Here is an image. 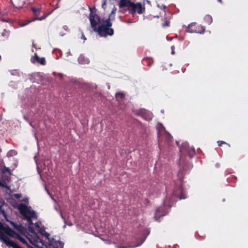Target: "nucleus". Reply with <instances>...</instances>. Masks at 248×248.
I'll use <instances>...</instances> for the list:
<instances>
[{"instance_id":"f257e3e1","label":"nucleus","mask_w":248,"mask_h":248,"mask_svg":"<svg viewBox=\"0 0 248 248\" xmlns=\"http://www.w3.org/2000/svg\"><path fill=\"white\" fill-rule=\"evenodd\" d=\"M112 23L110 17L101 23V25L97 29L94 30V31L98 33L101 37H106L108 36H112L114 34V30L111 28Z\"/></svg>"},{"instance_id":"f03ea898","label":"nucleus","mask_w":248,"mask_h":248,"mask_svg":"<svg viewBox=\"0 0 248 248\" xmlns=\"http://www.w3.org/2000/svg\"><path fill=\"white\" fill-rule=\"evenodd\" d=\"M125 7L127 8L129 13L132 15H134L136 12L139 14H141L145 11V7L141 3H135L130 0L126 3Z\"/></svg>"},{"instance_id":"7ed1b4c3","label":"nucleus","mask_w":248,"mask_h":248,"mask_svg":"<svg viewBox=\"0 0 248 248\" xmlns=\"http://www.w3.org/2000/svg\"><path fill=\"white\" fill-rule=\"evenodd\" d=\"M18 209L21 215L24 217V219L28 218H37L35 212L31 209V207H28L23 203H21L18 205Z\"/></svg>"},{"instance_id":"20e7f679","label":"nucleus","mask_w":248,"mask_h":248,"mask_svg":"<svg viewBox=\"0 0 248 248\" xmlns=\"http://www.w3.org/2000/svg\"><path fill=\"white\" fill-rule=\"evenodd\" d=\"M205 30V27L196 23H192L186 29V31L189 33H203Z\"/></svg>"},{"instance_id":"39448f33","label":"nucleus","mask_w":248,"mask_h":248,"mask_svg":"<svg viewBox=\"0 0 248 248\" xmlns=\"http://www.w3.org/2000/svg\"><path fill=\"white\" fill-rule=\"evenodd\" d=\"M90 10L91 11V13L89 15V19L91 26L94 31L95 29H97L96 27L97 25L99 23H101L102 22L101 21V18L99 16L95 13H93L91 8H90Z\"/></svg>"},{"instance_id":"423d86ee","label":"nucleus","mask_w":248,"mask_h":248,"mask_svg":"<svg viewBox=\"0 0 248 248\" xmlns=\"http://www.w3.org/2000/svg\"><path fill=\"white\" fill-rule=\"evenodd\" d=\"M180 151L182 154L186 153L190 158L193 157L195 154V149L189 147L186 143H183L180 148Z\"/></svg>"},{"instance_id":"0eeeda50","label":"nucleus","mask_w":248,"mask_h":248,"mask_svg":"<svg viewBox=\"0 0 248 248\" xmlns=\"http://www.w3.org/2000/svg\"><path fill=\"white\" fill-rule=\"evenodd\" d=\"M49 234L48 233L47 234L46 237L49 240V248H63L64 243L60 241H56L54 238H49L48 236Z\"/></svg>"},{"instance_id":"6e6552de","label":"nucleus","mask_w":248,"mask_h":248,"mask_svg":"<svg viewBox=\"0 0 248 248\" xmlns=\"http://www.w3.org/2000/svg\"><path fill=\"white\" fill-rule=\"evenodd\" d=\"M174 196L178 197L179 199H184L186 198V194L184 191L183 187L182 185L175 187L173 193Z\"/></svg>"},{"instance_id":"1a4fd4ad","label":"nucleus","mask_w":248,"mask_h":248,"mask_svg":"<svg viewBox=\"0 0 248 248\" xmlns=\"http://www.w3.org/2000/svg\"><path fill=\"white\" fill-rule=\"evenodd\" d=\"M31 9L32 10V12L34 14V15L36 16V17L35 18V19H33L32 21H33L34 20H42L46 18L47 16V15L44 13L43 14V15L42 16H40V17L38 16L40 14V13L41 12V9L40 8H38V7L36 8V7H31Z\"/></svg>"},{"instance_id":"9d476101","label":"nucleus","mask_w":248,"mask_h":248,"mask_svg":"<svg viewBox=\"0 0 248 248\" xmlns=\"http://www.w3.org/2000/svg\"><path fill=\"white\" fill-rule=\"evenodd\" d=\"M166 215V212L164 210L163 206H159L156 208L155 213L154 217L157 220V218L164 216Z\"/></svg>"},{"instance_id":"9b49d317","label":"nucleus","mask_w":248,"mask_h":248,"mask_svg":"<svg viewBox=\"0 0 248 248\" xmlns=\"http://www.w3.org/2000/svg\"><path fill=\"white\" fill-rule=\"evenodd\" d=\"M32 62H37L42 65H45L46 63V60L44 57L40 58L37 54H35L33 58Z\"/></svg>"},{"instance_id":"f8f14e48","label":"nucleus","mask_w":248,"mask_h":248,"mask_svg":"<svg viewBox=\"0 0 248 248\" xmlns=\"http://www.w3.org/2000/svg\"><path fill=\"white\" fill-rule=\"evenodd\" d=\"M142 63L144 65L150 67L153 64L154 60L151 58H145L143 59Z\"/></svg>"},{"instance_id":"ddd939ff","label":"nucleus","mask_w":248,"mask_h":248,"mask_svg":"<svg viewBox=\"0 0 248 248\" xmlns=\"http://www.w3.org/2000/svg\"><path fill=\"white\" fill-rule=\"evenodd\" d=\"M170 17H164L162 19L163 22L162 23V26L163 28H166L169 27L170 25Z\"/></svg>"},{"instance_id":"4468645a","label":"nucleus","mask_w":248,"mask_h":248,"mask_svg":"<svg viewBox=\"0 0 248 248\" xmlns=\"http://www.w3.org/2000/svg\"><path fill=\"white\" fill-rule=\"evenodd\" d=\"M78 61L79 63L84 64L86 63H88L89 62V60L87 58H86L83 55H80L78 57Z\"/></svg>"},{"instance_id":"2eb2a0df","label":"nucleus","mask_w":248,"mask_h":248,"mask_svg":"<svg viewBox=\"0 0 248 248\" xmlns=\"http://www.w3.org/2000/svg\"><path fill=\"white\" fill-rule=\"evenodd\" d=\"M204 20L205 22L208 25L211 24L213 22L212 16L209 15H207L204 16Z\"/></svg>"},{"instance_id":"dca6fc26","label":"nucleus","mask_w":248,"mask_h":248,"mask_svg":"<svg viewBox=\"0 0 248 248\" xmlns=\"http://www.w3.org/2000/svg\"><path fill=\"white\" fill-rule=\"evenodd\" d=\"M124 94L121 92H118L116 93L115 97L118 101H121L124 98Z\"/></svg>"},{"instance_id":"f3484780","label":"nucleus","mask_w":248,"mask_h":248,"mask_svg":"<svg viewBox=\"0 0 248 248\" xmlns=\"http://www.w3.org/2000/svg\"><path fill=\"white\" fill-rule=\"evenodd\" d=\"M129 1L130 0H121L119 3L120 8L125 7L126 3Z\"/></svg>"},{"instance_id":"a211bd4d","label":"nucleus","mask_w":248,"mask_h":248,"mask_svg":"<svg viewBox=\"0 0 248 248\" xmlns=\"http://www.w3.org/2000/svg\"><path fill=\"white\" fill-rule=\"evenodd\" d=\"M16 237L18 239V240L20 241H21L23 244H27V241H26V240L23 237H22V236H20L19 234H18V233L16 234Z\"/></svg>"},{"instance_id":"6ab92c4d","label":"nucleus","mask_w":248,"mask_h":248,"mask_svg":"<svg viewBox=\"0 0 248 248\" xmlns=\"http://www.w3.org/2000/svg\"><path fill=\"white\" fill-rule=\"evenodd\" d=\"M17 154L16 151L14 150H11L7 153V156L11 157Z\"/></svg>"},{"instance_id":"aec40b11","label":"nucleus","mask_w":248,"mask_h":248,"mask_svg":"<svg viewBox=\"0 0 248 248\" xmlns=\"http://www.w3.org/2000/svg\"><path fill=\"white\" fill-rule=\"evenodd\" d=\"M9 35V31H6V30H3V31L1 32V35L5 38H8Z\"/></svg>"},{"instance_id":"412c9836","label":"nucleus","mask_w":248,"mask_h":248,"mask_svg":"<svg viewBox=\"0 0 248 248\" xmlns=\"http://www.w3.org/2000/svg\"><path fill=\"white\" fill-rule=\"evenodd\" d=\"M32 218H28L26 219L30 226L33 224Z\"/></svg>"},{"instance_id":"4be33fe9","label":"nucleus","mask_w":248,"mask_h":248,"mask_svg":"<svg viewBox=\"0 0 248 248\" xmlns=\"http://www.w3.org/2000/svg\"><path fill=\"white\" fill-rule=\"evenodd\" d=\"M217 143L219 146H221L222 144H226V143L224 141H218Z\"/></svg>"},{"instance_id":"5701e85b","label":"nucleus","mask_w":248,"mask_h":248,"mask_svg":"<svg viewBox=\"0 0 248 248\" xmlns=\"http://www.w3.org/2000/svg\"><path fill=\"white\" fill-rule=\"evenodd\" d=\"M14 197L16 198H19L21 197V195L19 194H14Z\"/></svg>"},{"instance_id":"b1692460","label":"nucleus","mask_w":248,"mask_h":248,"mask_svg":"<svg viewBox=\"0 0 248 248\" xmlns=\"http://www.w3.org/2000/svg\"><path fill=\"white\" fill-rule=\"evenodd\" d=\"M4 169H5V171H7L8 173H9V174H10V173H11V170H10L9 169V168H6V167H5V168H4Z\"/></svg>"},{"instance_id":"393cba45","label":"nucleus","mask_w":248,"mask_h":248,"mask_svg":"<svg viewBox=\"0 0 248 248\" xmlns=\"http://www.w3.org/2000/svg\"><path fill=\"white\" fill-rule=\"evenodd\" d=\"M81 39H83L84 41L86 40V38L85 37V35H84L83 33H81Z\"/></svg>"},{"instance_id":"a878e982","label":"nucleus","mask_w":248,"mask_h":248,"mask_svg":"<svg viewBox=\"0 0 248 248\" xmlns=\"http://www.w3.org/2000/svg\"><path fill=\"white\" fill-rule=\"evenodd\" d=\"M171 54H174V46H171Z\"/></svg>"},{"instance_id":"bb28decb","label":"nucleus","mask_w":248,"mask_h":248,"mask_svg":"<svg viewBox=\"0 0 248 248\" xmlns=\"http://www.w3.org/2000/svg\"><path fill=\"white\" fill-rule=\"evenodd\" d=\"M143 111V110H139L137 111L136 114L138 115H140V113H142Z\"/></svg>"},{"instance_id":"cd10ccee","label":"nucleus","mask_w":248,"mask_h":248,"mask_svg":"<svg viewBox=\"0 0 248 248\" xmlns=\"http://www.w3.org/2000/svg\"><path fill=\"white\" fill-rule=\"evenodd\" d=\"M116 10V8L115 9H113L112 11L111 12V14L115 13V12Z\"/></svg>"},{"instance_id":"c85d7f7f","label":"nucleus","mask_w":248,"mask_h":248,"mask_svg":"<svg viewBox=\"0 0 248 248\" xmlns=\"http://www.w3.org/2000/svg\"><path fill=\"white\" fill-rule=\"evenodd\" d=\"M106 5V1H104L103 3H102V7L104 8V6Z\"/></svg>"},{"instance_id":"c756f323","label":"nucleus","mask_w":248,"mask_h":248,"mask_svg":"<svg viewBox=\"0 0 248 248\" xmlns=\"http://www.w3.org/2000/svg\"><path fill=\"white\" fill-rule=\"evenodd\" d=\"M162 8L165 9L166 8V6L165 5H162Z\"/></svg>"},{"instance_id":"7c9ffc66","label":"nucleus","mask_w":248,"mask_h":248,"mask_svg":"<svg viewBox=\"0 0 248 248\" xmlns=\"http://www.w3.org/2000/svg\"><path fill=\"white\" fill-rule=\"evenodd\" d=\"M36 227H39V225L37 223H35Z\"/></svg>"},{"instance_id":"2f4dec72","label":"nucleus","mask_w":248,"mask_h":248,"mask_svg":"<svg viewBox=\"0 0 248 248\" xmlns=\"http://www.w3.org/2000/svg\"><path fill=\"white\" fill-rule=\"evenodd\" d=\"M128 247H120L119 248H127ZM128 248H130V247H128Z\"/></svg>"},{"instance_id":"473e14b6","label":"nucleus","mask_w":248,"mask_h":248,"mask_svg":"<svg viewBox=\"0 0 248 248\" xmlns=\"http://www.w3.org/2000/svg\"><path fill=\"white\" fill-rule=\"evenodd\" d=\"M218 1L220 2V3H222V0H218Z\"/></svg>"},{"instance_id":"72a5a7b5","label":"nucleus","mask_w":248,"mask_h":248,"mask_svg":"<svg viewBox=\"0 0 248 248\" xmlns=\"http://www.w3.org/2000/svg\"><path fill=\"white\" fill-rule=\"evenodd\" d=\"M180 172H181V170H180V171H179L178 175H179V174L180 173Z\"/></svg>"},{"instance_id":"f704fd0d","label":"nucleus","mask_w":248,"mask_h":248,"mask_svg":"<svg viewBox=\"0 0 248 248\" xmlns=\"http://www.w3.org/2000/svg\"><path fill=\"white\" fill-rule=\"evenodd\" d=\"M1 152V150L0 149V152Z\"/></svg>"}]
</instances>
